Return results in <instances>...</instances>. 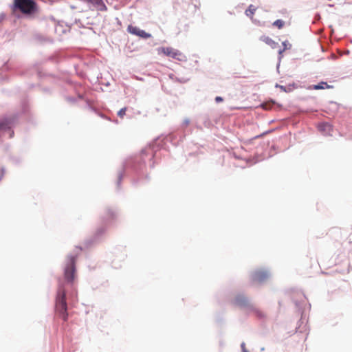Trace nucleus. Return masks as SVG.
Segmentation results:
<instances>
[{"label": "nucleus", "mask_w": 352, "mask_h": 352, "mask_svg": "<svg viewBox=\"0 0 352 352\" xmlns=\"http://www.w3.org/2000/svg\"><path fill=\"white\" fill-rule=\"evenodd\" d=\"M11 9L13 12H19L26 16L38 12V6L34 0H13Z\"/></svg>", "instance_id": "f257e3e1"}, {"label": "nucleus", "mask_w": 352, "mask_h": 352, "mask_svg": "<svg viewBox=\"0 0 352 352\" xmlns=\"http://www.w3.org/2000/svg\"><path fill=\"white\" fill-rule=\"evenodd\" d=\"M76 254L68 255L66 258V264L64 268L65 281L72 284L76 278V260L78 254L82 251L80 248L76 247Z\"/></svg>", "instance_id": "f03ea898"}, {"label": "nucleus", "mask_w": 352, "mask_h": 352, "mask_svg": "<svg viewBox=\"0 0 352 352\" xmlns=\"http://www.w3.org/2000/svg\"><path fill=\"white\" fill-rule=\"evenodd\" d=\"M65 290L63 286H60L58 290L56 299V311L58 316L64 321L68 319L67 305L65 298Z\"/></svg>", "instance_id": "7ed1b4c3"}, {"label": "nucleus", "mask_w": 352, "mask_h": 352, "mask_svg": "<svg viewBox=\"0 0 352 352\" xmlns=\"http://www.w3.org/2000/svg\"><path fill=\"white\" fill-rule=\"evenodd\" d=\"M159 54H164L166 56L176 59L179 61H186V56L180 51L171 47H162L157 49Z\"/></svg>", "instance_id": "20e7f679"}, {"label": "nucleus", "mask_w": 352, "mask_h": 352, "mask_svg": "<svg viewBox=\"0 0 352 352\" xmlns=\"http://www.w3.org/2000/svg\"><path fill=\"white\" fill-rule=\"evenodd\" d=\"M154 155L153 150L151 148H146L136 157L135 160L138 162H142L144 164H148L150 167H153L154 162L152 160Z\"/></svg>", "instance_id": "39448f33"}, {"label": "nucleus", "mask_w": 352, "mask_h": 352, "mask_svg": "<svg viewBox=\"0 0 352 352\" xmlns=\"http://www.w3.org/2000/svg\"><path fill=\"white\" fill-rule=\"evenodd\" d=\"M269 274L266 271L258 270L251 274V280L254 283H262L267 280Z\"/></svg>", "instance_id": "423d86ee"}, {"label": "nucleus", "mask_w": 352, "mask_h": 352, "mask_svg": "<svg viewBox=\"0 0 352 352\" xmlns=\"http://www.w3.org/2000/svg\"><path fill=\"white\" fill-rule=\"evenodd\" d=\"M127 31L131 34L138 36L139 37L143 38H149L151 37V34L149 33L146 32L144 30H140L136 26H133L132 25H129L127 27Z\"/></svg>", "instance_id": "0eeeda50"}, {"label": "nucleus", "mask_w": 352, "mask_h": 352, "mask_svg": "<svg viewBox=\"0 0 352 352\" xmlns=\"http://www.w3.org/2000/svg\"><path fill=\"white\" fill-rule=\"evenodd\" d=\"M87 3H90L93 6L94 9L98 11H105L107 10V6L104 3L102 0H85Z\"/></svg>", "instance_id": "6e6552de"}, {"label": "nucleus", "mask_w": 352, "mask_h": 352, "mask_svg": "<svg viewBox=\"0 0 352 352\" xmlns=\"http://www.w3.org/2000/svg\"><path fill=\"white\" fill-rule=\"evenodd\" d=\"M13 120L11 118H3L0 119V132L5 131L11 128Z\"/></svg>", "instance_id": "1a4fd4ad"}, {"label": "nucleus", "mask_w": 352, "mask_h": 352, "mask_svg": "<svg viewBox=\"0 0 352 352\" xmlns=\"http://www.w3.org/2000/svg\"><path fill=\"white\" fill-rule=\"evenodd\" d=\"M234 303L239 306L248 305V299L243 295H238L234 299Z\"/></svg>", "instance_id": "9d476101"}, {"label": "nucleus", "mask_w": 352, "mask_h": 352, "mask_svg": "<svg viewBox=\"0 0 352 352\" xmlns=\"http://www.w3.org/2000/svg\"><path fill=\"white\" fill-rule=\"evenodd\" d=\"M260 40L267 45H270L272 48H276L278 45V43L273 41L271 38L267 36H262L260 38Z\"/></svg>", "instance_id": "9b49d317"}, {"label": "nucleus", "mask_w": 352, "mask_h": 352, "mask_svg": "<svg viewBox=\"0 0 352 352\" xmlns=\"http://www.w3.org/2000/svg\"><path fill=\"white\" fill-rule=\"evenodd\" d=\"M318 129L327 133H330L332 131V126L329 123H322L318 125Z\"/></svg>", "instance_id": "f8f14e48"}, {"label": "nucleus", "mask_w": 352, "mask_h": 352, "mask_svg": "<svg viewBox=\"0 0 352 352\" xmlns=\"http://www.w3.org/2000/svg\"><path fill=\"white\" fill-rule=\"evenodd\" d=\"M256 9V7H255L254 6L250 5L248 8L245 10V13L247 16L250 17V19H253V16Z\"/></svg>", "instance_id": "ddd939ff"}, {"label": "nucleus", "mask_w": 352, "mask_h": 352, "mask_svg": "<svg viewBox=\"0 0 352 352\" xmlns=\"http://www.w3.org/2000/svg\"><path fill=\"white\" fill-rule=\"evenodd\" d=\"M282 44H283V48L280 49L278 51V54L280 55V58L283 56V53L285 50L290 49L291 47H292V45L287 41H285L283 42Z\"/></svg>", "instance_id": "4468645a"}, {"label": "nucleus", "mask_w": 352, "mask_h": 352, "mask_svg": "<svg viewBox=\"0 0 352 352\" xmlns=\"http://www.w3.org/2000/svg\"><path fill=\"white\" fill-rule=\"evenodd\" d=\"M332 88V86L329 85L325 82H320L318 85L314 86V89H330Z\"/></svg>", "instance_id": "2eb2a0df"}, {"label": "nucleus", "mask_w": 352, "mask_h": 352, "mask_svg": "<svg viewBox=\"0 0 352 352\" xmlns=\"http://www.w3.org/2000/svg\"><path fill=\"white\" fill-rule=\"evenodd\" d=\"M252 310L258 318H261L265 317V314H264V312L259 310L258 309L254 308Z\"/></svg>", "instance_id": "dca6fc26"}, {"label": "nucleus", "mask_w": 352, "mask_h": 352, "mask_svg": "<svg viewBox=\"0 0 352 352\" xmlns=\"http://www.w3.org/2000/svg\"><path fill=\"white\" fill-rule=\"evenodd\" d=\"M284 25V21L280 19H278L273 23V25L277 27L278 29H281Z\"/></svg>", "instance_id": "f3484780"}, {"label": "nucleus", "mask_w": 352, "mask_h": 352, "mask_svg": "<svg viewBox=\"0 0 352 352\" xmlns=\"http://www.w3.org/2000/svg\"><path fill=\"white\" fill-rule=\"evenodd\" d=\"M126 107H124V108H122L118 112V115L120 118H123V117L124 116L125 113H126Z\"/></svg>", "instance_id": "a211bd4d"}, {"label": "nucleus", "mask_w": 352, "mask_h": 352, "mask_svg": "<svg viewBox=\"0 0 352 352\" xmlns=\"http://www.w3.org/2000/svg\"><path fill=\"white\" fill-rule=\"evenodd\" d=\"M215 101H216L217 102H221V101H223V98H222L221 96H217V97L215 98Z\"/></svg>", "instance_id": "6ab92c4d"}]
</instances>
